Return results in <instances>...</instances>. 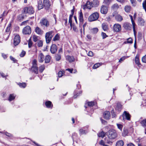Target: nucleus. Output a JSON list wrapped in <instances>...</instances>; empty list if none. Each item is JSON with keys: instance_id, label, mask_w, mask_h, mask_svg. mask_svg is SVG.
I'll return each instance as SVG.
<instances>
[{"instance_id": "obj_18", "label": "nucleus", "mask_w": 146, "mask_h": 146, "mask_svg": "<svg viewBox=\"0 0 146 146\" xmlns=\"http://www.w3.org/2000/svg\"><path fill=\"white\" fill-rule=\"evenodd\" d=\"M91 2L93 7H97L99 5V1L98 0H93Z\"/></svg>"}, {"instance_id": "obj_22", "label": "nucleus", "mask_w": 146, "mask_h": 146, "mask_svg": "<svg viewBox=\"0 0 146 146\" xmlns=\"http://www.w3.org/2000/svg\"><path fill=\"white\" fill-rule=\"evenodd\" d=\"M66 59L68 60L70 62H72L74 61L75 60L73 56H70L68 55L66 56Z\"/></svg>"}, {"instance_id": "obj_14", "label": "nucleus", "mask_w": 146, "mask_h": 146, "mask_svg": "<svg viewBox=\"0 0 146 146\" xmlns=\"http://www.w3.org/2000/svg\"><path fill=\"white\" fill-rule=\"evenodd\" d=\"M129 16L130 17V19L132 24L134 34L135 35L136 33V31L135 29V26H136V25L134 21L133 20L132 16L131 15H130Z\"/></svg>"}, {"instance_id": "obj_25", "label": "nucleus", "mask_w": 146, "mask_h": 146, "mask_svg": "<svg viewBox=\"0 0 146 146\" xmlns=\"http://www.w3.org/2000/svg\"><path fill=\"white\" fill-rule=\"evenodd\" d=\"M36 32L38 34L40 35L42 34L43 31L38 27H37L35 30Z\"/></svg>"}, {"instance_id": "obj_46", "label": "nucleus", "mask_w": 146, "mask_h": 146, "mask_svg": "<svg viewBox=\"0 0 146 146\" xmlns=\"http://www.w3.org/2000/svg\"><path fill=\"white\" fill-rule=\"evenodd\" d=\"M101 65L100 63H97L95 64L93 67V69H96Z\"/></svg>"}, {"instance_id": "obj_27", "label": "nucleus", "mask_w": 146, "mask_h": 146, "mask_svg": "<svg viewBox=\"0 0 146 146\" xmlns=\"http://www.w3.org/2000/svg\"><path fill=\"white\" fill-rule=\"evenodd\" d=\"M116 20L118 21H121L123 20L122 17L119 15H117L115 16Z\"/></svg>"}, {"instance_id": "obj_38", "label": "nucleus", "mask_w": 146, "mask_h": 146, "mask_svg": "<svg viewBox=\"0 0 146 146\" xmlns=\"http://www.w3.org/2000/svg\"><path fill=\"white\" fill-rule=\"evenodd\" d=\"M45 68V66L44 65H42L41 66H40L39 67V71L41 72H42Z\"/></svg>"}, {"instance_id": "obj_53", "label": "nucleus", "mask_w": 146, "mask_h": 146, "mask_svg": "<svg viewBox=\"0 0 146 146\" xmlns=\"http://www.w3.org/2000/svg\"><path fill=\"white\" fill-rule=\"evenodd\" d=\"M128 56H123L119 60V62H121L122 61H123L126 58H127Z\"/></svg>"}, {"instance_id": "obj_52", "label": "nucleus", "mask_w": 146, "mask_h": 146, "mask_svg": "<svg viewBox=\"0 0 146 146\" xmlns=\"http://www.w3.org/2000/svg\"><path fill=\"white\" fill-rule=\"evenodd\" d=\"M43 42L41 40H39L37 44V45L39 47H41L42 46Z\"/></svg>"}, {"instance_id": "obj_64", "label": "nucleus", "mask_w": 146, "mask_h": 146, "mask_svg": "<svg viewBox=\"0 0 146 146\" xmlns=\"http://www.w3.org/2000/svg\"><path fill=\"white\" fill-rule=\"evenodd\" d=\"M73 27V29L74 31H75L77 32L78 31V29L75 26V25H72V27Z\"/></svg>"}, {"instance_id": "obj_10", "label": "nucleus", "mask_w": 146, "mask_h": 146, "mask_svg": "<svg viewBox=\"0 0 146 146\" xmlns=\"http://www.w3.org/2000/svg\"><path fill=\"white\" fill-rule=\"evenodd\" d=\"M114 31L118 32L120 31L121 30V28L120 25L118 24H114L113 27Z\"/></svg>"}, {"instance_id": "obj_15", "label": "nucleus", "mask_w": 146, "mask_h": 146, "mask_svg": "<svg viewBox=\"0 0 146 146\" xmlns=\"http://www.w3.org/2000/svg\"><path fill=\"white\" fill-rule=\"evenodd\" d=\"M122 116L124 118L125 117L126 119L128 120H129L130 119L131 115L127 111H124L123 113Z\"/></svg>"}, {"instance_id": "obj_9", "label": "nucleus", "mask_w": 146, "mask_h": 146, "mask_svg": "<svg viewBox=\"0 0 146 146\" xmlns=\"http://www.w3.org/2000/svg\"><path fill=\"white\" fill-rule=\"evenodd\" d=\"M92 7H93L92 2L89 1H87L86 4L83 6V8L84 10H85L86 9H91Z\"/></svg>"}, {"instance_id": "obj_56", "label": "nucleus", "mask_w": 146, "mask_h": 146, "mask_svg": "<svg viewBox=\"0 0 146 146\" xmlns=\"http://www.w3.org/2000/svg\"><path fill=\"white\" fill-rule=\"evenodd\" d=\"M117 125L118 128L121 130L123 127V125L121 124H117Z\"/></svg>"}, {"instance_id": "obj_7", "label": "nucleus", "mask_w": 146, "mask_h": 146, "mask_svg": "<svg viewBox=\"0 0 146 146\" xmlns=\"http://www.w3.org/2000/svg\"><path fill=\"white\" fill-rule=\"evenodd\" d=\"M23 33L25 35H29L31 33V27L29 26H27L24 28L22 31Z\"/></svg>"}, {"instance_id": "obj_45", "label": "nucleus", "mask_w": 146, "mask_h": 146, "mask_svg": "<svg viewBox=\"0 0 146 146\" xmlns=\"http://www.w3.org/2000/svg\"><path fill=\"white\" fill-rule=\"evenodd\" d=\"M59 36L58 35V34H57L54 38L53 40L54 41L58 40L59 39Z\"/></svg>"}, {"instance_id": "obj_40", "label": "nucleus", "mask_w": 146, "mask_h": 146, "mask_svg": "<svg viewBox=\"0 0 146 146\" xmlns=\"http://www.w3.org/2000/svg\"><path fill=\"white\" fill-rule=\"evenodd\" d=\"M72 17L73 16H72V15H70L69 19V23L70 24V25L71 28H72Z\"/></svg>"}, {"instance_id": "obj_35", "label": "nucleus", "mask_w": 146, "mask_h": 146, "mask_svg": "<svg viewBox=\"0 0 146 146\" xmlns=\"http://www.w3.org/2000/svg\"><path fill=\"white\" fill-rule=\"evenodd\" d=\"M131 6H130L127 5L125 7V10L126 12H129L130 11Z\"/></svg>"}, {"instance_id": "obj_19", "label": "nucleus", "mask_w": 146, "mask_h": 146, "mask_svg": "<svg viewBox=\"0 0 146 146\" xmlns=\"http://www.w3.org/2000/svg\"><path fill=\"white\" fill-rule=\"evenodd\" d=\"M11 26V23H10L8 25V26L6 29L5 31V32L7 33V37L8 38V36H9L10 32V29Z\"/></svg>"}, {"instance_id": "obj_48", "label": "nucleus", "mask_w": 146, "mask_h": 146, "mask_svg": "<svg viewBox=\"0 0 146 146\" xmlns=\"http://www.w3.org/2000/svg\"><path fill=\"white\" fill-rule=\"evenodd\" d=\"M88 105L89 106H92L95 104V102H94L91 101L88 102Z\"/></svg>"}, {"instance_id": "obj_31", "label": "nucleus", "mask_w": 146, "mask_h": 146, "mask_svg": "<svg viewBox=\"0 0 146 146\" xmlns=\"http://www.w3.org/2000/svg\"><path fill=\"white\" fill-rule=\"evenodd\" d=\"M38 10H40L43 7V5L42 2L41 1L39 0L38 2Z\"/></svg>"}, {"instance_id": "obj_51", "label": "nucleus", "mask_w": 146, "mask_h": 146, "mask_svg": "<svg viewBox=\"0 0 146 146\" xmlns=\"http://www.w3.org/2000/svg\"><path fill=\"white\" fill-rule=\"evenodd\" d=\"M101 36H102L103 39H104L108 36H107L105 33L104 32L102 33Z\"/></svg>"}, {"instance_id": "obj_44", "label": "nucleus", "mask_w": 146, "mask_h": 146, "mask_svg": "<svg viewBox=\"0 0 146 146\" xmlns=\"http://www.w3.org/2000/svg\"><path fill=\"white\" fill-rule=\"evenodd\" d=\"M61 58V56L60 55L57 54L55 56V59L57 61L59 60Z\"/></svg>"}, {"instance_id": "obj_6", "label": "nucleus", "mask_w": 146, "mask_h": 146, "mask_svg": "<svg viewBox=\"0 0 146 146\" xmlns=\"http://www.w3.org/2000/svg\"><path fill=\"white\" fill-rule=\"evenodd\" d=\"M24 12L25 13H28L29 14H32L34 13V11L32 7H26L24 9Z\"/></svg>"}, {"instance_id": "obj_24", "label": "nucleus", "mask_w": 146, "mask_h": 146, "mask_svg": "<svg viewBox=\"0 0 146 146\" xmlns=\"http://www.w3.org/2000/svg\"><path fill=\"white\" fill-rule=\"evenodd\" d=\"M79 134L80 135H85L88 132L87 130H84L82 128L80 129L79 130Z\"/></svg>"}, {"instance_id": "obj_1", "label": "nucleus", "mask_w": 146, "mask_h": 146, "mask_svg": "<svg viewBox=\"0 0 146 146\" xmlns=\"http://www.w3.org/2000/svg\"><path fill=\"white\" fill-rule=\"evenodd\" d=\"M108 138L110 139H114L117 136V134L116 131L113 129L109 130L108 133Z\"/></svg>"}, {"instance_id": "obj_8", "label": "nucleus", "mask_w": 146, "mask_h": 146, "mask_svg": "<svg viewBox=\"0 0 146 146\" xmlns=\"http://www.w3.org/2000/svg\"><path fill=\"white\" fill-rule=\"evenodd\" d=\"M124 28L127 31H130L131 29L132 25L131 24L128 22H125L123 25Z\"/></svg>"}, {"instance_id": "obj_63", "label": "nucleus", "mask_w": 146, "mask_h": 146, "mask_svg": "<svg viewBox=\"0 0 146 146\" xmlns=\"http://www.w3.org/2000/svg\"><path fill=\"white\" fill-rule=\"evenodd\" d=\"M93 55V52L91 51H89L88 54V55L90 56H92Z\"/></svg>"}, {"instance_id": "obj_60", "label": "nucleus", "mask_w": 146, "mask_h": 146, "mask_svg": "<svg viewBox=\"0 0 146 146\" xmlns=\"http://www.w3.org/2000/svg\"><path fill=\"white\" fill-rule=\"evenodd\" d=\"M33 44V42L31 40H29V41L28 42V46L29 47V48H30L32 46Z\"/></svg>"}, {"instance_id": "obj_54", "label": "nucleus", "mask_w": 146, "mask_h": 146, "mask_svg": "<svg viewBox=\"0 0 146 146\" xmlns=\"http://www.w3.org/2000/svg\"><path fill=\"white\" fill-rule=\"evenodd\" d=\"M33 40L35 42H36L38 40V37L34 35L33 37Z\"/></svg>"}, {"instance_id": "obj_29", "label": "nucleus", "mask_w": 146, "mask_h": 146, "mask_svg": "<svg viewBox=\"0 0 146 146\" xmlns=\"http://www.w3.org/2000/svg\"><path fill=\"white\" fill-rule=\"evenodd\" d=\"M8 12H6L5 11H4L3 13L1 14L0 16V19H1V21H2L4 18L7 14Z\"/></svg>"}, {"instance_id": "obj_26", "label": "nucleus", "mask_w": 146, "mask_h": 146, "mask_svg": "<svg viewBox=\"0 0 146 146\" xmlns=\"http://www.w3.org/2000/svg\"><path fill=\"white\" fill-rule=\"evenodd\" d=\"M121 105L119 103H117V104L115 109L118 111H120L121 110Z\"/></svg>"}, {"instance_id": "obj_47", "label": "nucleus", "mask_w": 146, "mask_h": 146, "mask_svg": "<svg viewBox=\"0 0 146 146\" xmlns=\"http://www.w3.org/2000/svg\"><path fill=\"white\" fill-rule=\"evenodd\" d=\"M64 71H60L58 73V75L59 77H61L64 73Z\"/></svg>"}, {"instance_id": "obj_55", "label": "nucleus", "mask_w": 146, "mask_h": 146, "mask_svg": "<svg viewBox=\"0 0 146 146\" xmlns=\"http://www.w3.org/2000/svg\"><path fill=\"white\" fill-rule=\"evenodd\" d=\"M112 117L113 118L116 117V115L115 112H114L113 110H112L111 111Z\"/></svg>"}, {"instance_id": "obj_59", "label": "nucleus", "mask_w": 146, "mask_h": 146, "mask_svg": "<svg viewBox=\"0 0 146 146\" xmlns=\"http://www.w3.org/2000/svg\"><path fill=\"white\" fill-rule=\"evenodd\" d=\"M142 60L143 62L146 63V55L142 57Z\"/></svg>"}, {"instance_id": "obj_12", "label": "nucleus", "mask_w": 146, "mask_h": 146, "mask_svg": "<svg viewBox=\"0 0 146 146\" xmlns=\"http://www.w3.org/2000/svg\"><path fill=\"white\" fill-rule=\"evenodd\" d=\"M108 11V7L106 6L102 5L101 7L100 12L102 14H106Z\"/></svg>"}, {"instance_id": "obj_17", "label": "nucleus", "mask_w": 146, "mask_h": 146, "mask_svg": "<svg viewBox=\"0 0 146 146\" xmlns=\"http://www.w3.org/2000/svg\"><path fill=\"white\" fill-rule=\"evenodd\" d=\"M104 118L106 119H108L110 117V113L109 111H105L103 113Z\"/></svg>"}, {"instance_id": "obj_42", "label": "nucleus", "mask_w": 146, "mask_h": 146, "mask_svg": "<svg viewBox=\"0 0 146 146\" xmlns=\"http://www.w3.org/2000/svg\"><path fill=\"white\" fill-rule=\"evenodd\" d=\"M91 32L94 34L97 33L98 31V29L97 28H94L91 30Z\"/></svg>"}, {"instance_id": "obj_61", "label": "nucleus", "mask_w": 146, "mask_h": 146, "mask_svg": "<svg viewBox=\"0 0 146 146\" xmlns=\"http://www.w3.org/2000/svg\"><path fill=\"white\" fill-rule=\"evenodd\" d=\"M131 2L132 5L135 6L136 5V1L135 0H130Z\"/></svg>"}, {"instance_id": "obj_57", "label": "nucleus", "mask_w": 146, "mask_h": 146, "mask_svg": "<svg viewBox=\"0 0 146 146\" xmlns=\"http://www.w3.org/2000/svg\"><path fill=\"white\" fill-rule=\"evenodd\" d=\"M117 1L121 3L122 4L124 3L127 1V0H116Z\"/></svg>"}, {"instance_id": "obj_34", "label": "nucleus", "mask_w": 146, "mask_h": 146, "mask_svg": "<svg viewBox=\"0 0 146 146\" xmlns=\"http://www.w3.org/2000/svg\"><path fill=\"white\" fill-rule=\"evenodd\" d=\"M52 103L50 101H46L45 102V104L46 106L48 108L50 107Z\"/></svg>"}, {"instance_id": "obj_4", "label": "nucleus", "mask_w": 146, "mask_h": 146, "mask_svg": "<svg viewBox=\"0 0 146 146\" xmlns=\"http://www.w3.org/2000/svg\"><path fill=\"white\" fill-rule=\"evenodd\" d=\"M53 31H50L46 33L45 35L46 42L47 43H48L51 41L52 38L53 36L52 33Z\"/></svg>"}, {"instance_id": "obj_16", "label": "nucleus", "mask_w": 146, "mask_h": 146, "mask_svg": "<svg viewBox=\"0 0 146 146\" xmlns=\"http://www.w3.org/2000/svg\"><path fill=\"white\" fill-rule=\"evenodd\" d=\"M57 50V46L55 44H52L51 46L50 51L52 54L55 53Z\"/></svg>"}, {"instance_id": "obj_33", "label": "nucleus", "mask_w": 146, "mask_h": 146, "mask_svg": "<svg viewBox=\"0 0 146 146\" xmlns=\"http://www.w3.org/2000/svg\"><path fill=\"white\" fill-rule=\"evenodd\" d=\"M51 57L49 55H47L45 58L44 59L45 60V62L46 63H49Z\"/></svg>"}, {"instance_id": "obj_30", "label": "nucleus", "mask_w": 146, "mask_h": 146, "mask_svg": "<svg viewBox=\"0 0 146 146\" xmlns=\"http://www.w3.org/2000/svg\"><path fill=\"white\" fill-rule=\"evenodd\" d=\"M79 19L80 22L81 23H82L83 21V14L82 12H80L79 14Z\"/></svg>"}, {"instance_id": "obj_36", "label": "nucleus", "mask_w": 146, "mask_h": 146, "mask_svg": "<svg viewBox=\"0 0 146 146\" xmlns=\"http://www.w3.org/2000/svg\"><path fill=\"white\" fill-rule=\"evenodd\" d=\"M132 43H133L132 39L131 38H129L127 39V41L124 42L123 43L124 44H127V43L131 44Z\"/></svg>"}, {"instance_id": "obj_39", "label": "nucleus", "mask_w": 146, "mask_h": 146, "mask_svg": "<svg viewBox=\"0 0 146 146\" xmlns=\"http://www.w3.org/2000/svg\"><path fill=\"white\" fill-rule=\"evenodd\" d=\"M15 96L13 94H10L9 96V101L13 100L15 98Z\"/></svg>"}, {"instance_id": "obj_11", "label": "nucleus", "mask_w": 146, "mask_h": 146, "mask_svg": "<svg viewBox=\"0 0 146 146\" xmlns=\"http://www.w3.org/2000/svg\"><path fill=\"white\" fill-rule=\"evenodd\" d=\"M20 38L19 35H16L14 39V44L16 46L18 45L20 42Z\"/></svg>"}, {"instance_id": "obj_43", "label": "nucleus", "mask_w": 146, "mask_h": 146, "mask_svg": "<svg viewBox=\"0 0 146 146\" xmlns=\"http://www.w3.org/2000/svg\"><path fill=\"white\" fill-rule=\"evenodd\" d=\"M18 84L19 85L20 87L21 88H25L26 86V84L25 83H19Z\"/></svg>"}, {"instance_id": "obj_32", "label": "nucleus", "mask_w": 146, "mask_h": 146, "mask_svg": "<svg viewBox=\"0 0 146 146\" xmlns=\"http://www.w3.org/2000/svg\"><path fill=\"white\" fill-rule=\"evenodd\" d=\"M135 62L138 66H139L141 64L139 62V56L138 55H137L135 57Z\"/></svg>"}, {"instance_id": "obj_50", "label": "nucleus", "mask_w": 146, "mask_h": 146, "mask_svg": "<svg viewBox=\"0 0 146 146\" xmlns=\"http://www.w3.org/2000/svg\"><path fill=\"white\" fill-rule=\"evenodd\" d=\"M112 1V0H104V3L106 4L109 5Z\"/></svg>"}, {"instance_id": "obj_37", "label": "nucleus", "mask_w": 146, "mask_h": 146, "mask_svg": "<svg viewBox=\"0 0 146 146\" xmlns=\"http://www.w3.org/2000/svg\"><path fill=\"white\" fill-rule=\"evenodd\" d=\"M140 123L141 124L142 126L143 127H146V119H145L143 120L140 122Z\"/></svg>"}, {"instance_id": "obj_21", "label": "nucleus", "mask_w": 146, "mask_h": 146, "mask_svg": "<svg viewBox=\"0 0 146 146\" xmlns=\"http://www.w3.org/2000/svg\"><path fill=\"white\" fill-rule=\"evenodd\" d=\"M44 59V55L42 53H40L38 56V60L39 62H42Z\"/></svg>"}, {"instance_id": "obj_62", "label": "nucleus", "mask_w": 146, "mask_h": 146, "mask_svg": "<svg viewBox=\"0 0 146 146\" xmlns=\"http://www.w3.org/2000/svg\"><path fill=\"white\" fill-rule=\"evenodd\" d=\"M113 9H117L119 7V6L117 4H114L112 6Z\"/></svg>"}, {"instance_id": "obj_20", "label": "nucleus", "mask_w": 146, "mask_h": 146, "mask_svg": "<svg viewBox=\"0 0 146 146\" xmlns=\"http://www.w3.org/2000/svg\"><path fill=\"white\" fill-rule=\"evenodd\" d=\"M145 21L141 17H139L138 19V24L139 25L141 26H143L144 25Z\"/></svg>"}, {"instance_id": "obj_3", "label": "nucleus", "mask_w": 146, "mask_h": 146, "mask_svg": "<svg viewBox=\"0 0 146 146\" xmlns=\"http://www.w3.org/2000/svg\"><path fill=\"white\" fill-rule=\"evenodd\" d=\"M36 62L37 61L35 59L33 60L32 62L33 66L31 69V70L36 74H38V69Z\"/></svg>"}, {"instance_id": "obj_58", "label": "nucleus", "mask_w": 146, "mask_h": 146, "mask_svg": "<svg viewBox=\"0 0 146 146\" xmlns=\"http://www.w3.org/2000/svg\"><path fill=\"white\" fill-rule=\"evenodd\" d=\"M26 52L24 51H22L21 53L20 54V56L21 57H23L25 54Z\"/></svg>"}, {"instance_id": "obj_28", "label": "nucleus", "mask_w": 146, "mask_h": 146, "mask_svg": "<svg viewBox=\"0 0 146 146\" xmlns=\"http://www.w3.org/2000/svg\"><path fill=\"white\" fill-rule=\"evenodd\" d=\"M124 143L123 141L120 140L118 141L116 144V146H123L124 145Z\"/></svg>"}, {"instance_id": "obj_13", "label": "nucleus", "mask_w": 146, "mask_h": 146, "mask_svg": "<svg viewBox=\"0 0 146 146\" xmlns=\"http://www.w3.org/2000/svg\"><path fill=\"white\" fill-rule=\"evenodd\" d=\"M43 5L45 9L47 10L50 7V5L49 0H44L43 1Z\"/></svg>"}, {"instance_id": "obj_23", "label": "nucleus", "mask_w": 146, "mask_h": 146, "mask_svg": "<svg viewBox=\"0 0 146 146\" xmlns=\"http://www.w3.org/2000/svg\"><path fill=\"white\" fill-rule=\"evenodd\" d=\"M102 29L104 31H107L108 29V26L106 23H103L102 25Z\"/></svg>"}, {"instance_id": "obj_49", "label": "nucleus", "mask_w": 146, "mask_h": 146, "mask_svg": "<svg viewBox=\"0 0 146 146\" xmlns=\"http://www.w3.org/2000/svg\"><path fill=\"white\" fill-rule=\"evenodd\" d=\"M143 7L145 11H146V0H145L143 3Z\"/></svg>"}, {"instance_id": "obj_41", "label": "nucleus", "mask_w": 146, "mask_h": 146, "mask_svg": "<svg viewBox=\"0 0 146 146\" xmlns=\"http://www.w3.org/2000/svg\"><path fill=\"white\" fill-rule=\"evenodd\" d=\"M105 133L103 131H102L98 134V136L99 137H102V138L104 137L105 136Z\"/></svg>"}, {"instance_id": "obj_2", "label": "nucleus", "mask_w": 146, "mask_h": 146, "mask_svg": "<svg viewBox=\"0 0 146 146\" xmlns=\"http://www.w3.org/2000/svg\"><path fill=\"white\" fill-rule=\"evenodd\" d=\"M99 17V14L96 12L91 15L88 17V20L90 22H92L98 20Z\"/></svg>"}, {"instance_id": "obj_5", "label": "nucleus", "mask_w": 146, "mask_h": 146, "mask_svg": "<svg viewBox=\"0 0 146 146\" xmlns=\"http://www.w3.org/2000/svg\"><path fill=\"white\" fill-rule=\"evenodd\" d=\"M40 23L42 27H48L49 25V22L48 20L46 18H43L40 20Z\"/></svg>"}]
</instances>
